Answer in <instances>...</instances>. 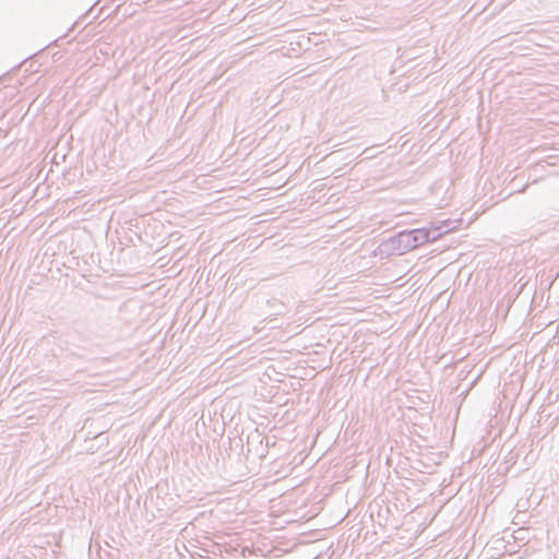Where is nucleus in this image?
Returning a JSON list of instances; mask_svg holds the SVG:
<instances>
[{
  "mask_svg": "<svg viewBox=\"0 0 559 559\" xmlns=\"http://www.w3.org/2000/svg\"><path fill=\"white\" fill-rule=\"evenodd\" d=\"M401 237L403 238V240H405L406 242H409L411 238L414 240V241H418V240H426L427 237H428V234L426 230L424 229H417V230H414L412 233H408V234H402Z\"/></svg>",
  "mask_w": 559,
  "mask_h": 559,
  "instance_id": "f257e3e1",
  "label": "nucleus"
}]
</instances>
